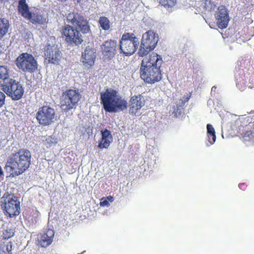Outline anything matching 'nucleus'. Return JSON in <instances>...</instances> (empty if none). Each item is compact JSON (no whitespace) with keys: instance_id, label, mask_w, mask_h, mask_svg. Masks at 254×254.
Wrapping results in <instances>:
<instances>
[{"instance_id":"obj_9","label":"nucleus","mask_w":254,"mask_h":254,"mask_svg":"<svg viewBox=\"0 0 254 254\" xmlns=\"http://www.w3.org/2000/svg\"><path fill=\"white\" fill-rule=\"evenodd\" d=\"M1 207L5 213L10 217L18 215L20 213V202L12 194L5 193L1 198Z\"/></svg>"},{"instance_id":"obj_39","label":"nucleus","mask_w":254,"mask_h":254,"mask_svg":"<svg viewBox=\"0 0 254 254\" xmlns=\"http://www.w3.org/2000/svg\"><path fill=\"white\" fill-rule=\"evenodd\" d=\"M189 98H187V101H188L189 100Z\"/></svg>"},{"instance_id":"obj_30","label":"nucleus","mask_w":254,"mask_h":254,"mask_svg":"<svg viewBox=\"0 0 254 254\" xmlns=\"http://www.w3.org/2000/svg\"><path fill=\"white\" fill-rule=\"evenodd\" d=\"M250 64V61L249 60H243V59L239 60L237 62L238 67H236V68H239V69H240V66L243 67V65H245L246 64Z\"/></svg>"},{"instance_id":"obj_15","label":"nucleus","mask_w":254,"mask_h":254,"mask_svg":"<svg viewBox=\"0 0 254 254\" xmlns=\"http://www.w3.org/2000/svg\"><path fill=\"white\" fill-rule=\"evenodd\" d=\"M96 56V49L88 46L82 52L80 61L86 68H91L94 65Z\"/></svg>"},{"instance_id":"obj_21","label":"nucleus","mask_w":254,"mask_h":254,"mask_svg":"<svg viewBox=\"0 0 254 254\" xmlns=\"http://www.w3.org/2000/svg\"><path fill=\"white\" fill-rule=\"evenodd\" d=\"M55 232L52 229H48L41 235L38 240L39 245L42 247L46 248L49 246L53 240Z\"/></svg>"},{"instance_id":"obj_28","label":"nucleus","mask_w":254,"mask_h":254,"mask_svg":"<svg viewBox=\"0 0 254 254\" xmlns=\"http://www.w3.org/2000/svg\"><path fill=\"white\" fill-rule=\"evenodd\" d=\"M159 3L165 8H171L175 5L177 0H158Z\"/></svg>"},{"instance_id":"obj_19","label":"nucleus","mask_w":254,"mask_h":254,"mask_svg":"<svg viewBox=\"0 0 254 254\" xmlns=\"http://www.w3.org/2000/svg\"><path fill=\"white\" fill-rule=\"evenodd\" d=\"M145 104L144 97L140 94L132 96L129 100V113L135 115Z\"/></svg>"},{"instance_id":"obj_25","label":"nucleus","mask_w":254,"mask_h":254,"mask_svg":"<svg viewBox=\"0 0 254 254\" xmlns=\"http://www.w3.org/2000/svg\"><path fill=\"white\" fill-rule=\"evenodd\" d=\"M9 70L5 66L0 65V79L3 80V83L6 82L9 80Z\"/></svg>"},{"instance_id":"obj_38","label":"nucleus","mask_w":254,"mask_h":254,"mask_svg":"<svg viewBox=\"0 0 254 254\" xmlns=\"http://www.w3.org/2000/svg\"><path fill=\"white\" fill-rule=\"evenodd\" d=\"M90 128V127H88V129L89 130H91V131H92V128Z\"/></svg>"},{"instance_id":"obj_7","label":"nucleus","mask_w":254,"mask_h":254,"mask_svg":"<svg viewBox=\"0 0 254 254\" xmlns=\"http://www.w3.org/2000/svg\"><path fill=\"white\" fill-rule=\"evenodd\" d=\"M17 67L24 72L33 73L38 69V63L32 55L28 53L20 54L15 60Z\"/></svg>"},{"instance_id":"obj_6","label":"nucleus","mask_w":254,"mask_h":254,"mask_svg":"<svg viewBox=\"0 0 254 254\" xmlns=\"http://www.w3.org/2000/svg\"><path fill=\"white\" fill-rule=\"evenodd\" d=\"M81 98L78 90L70 89L63 92L61 97V108L63 112L67 113L75 109Z\"/></svg>"},{"instance_id":"obj_32","label":"nucleus","mask_w":254,"mask_h":254,"mask_svg":"<svg viewBox=\"0 0 254 254\" xmlns=\"http://www.w3.org/2000/svg\"><path fill=\"white\" fill-rule=\"evenodd\" d=\"M5 95L1 91H0V108L5 103Z\"/></svg>"},{"instance_id":"obj_33","label":"nucleus","mask_w":254,"mask_h":254,"mask_svg":"<svg viewBox=\"0 0 254 254\" xmlns=\"http://www.w3.org/2000/svg\"><path fill=\"white\" fill-rule=\"evenodd\" d=\"M249 83L251 84L250 86L251 87H254V71L253 72L251 75L250 76L249 79Z\"/></svg>"},{"instance_id":"obj_23","label":"nucleus","mask_w":254,"mask_h":254,"mask_svg":"<svg viewBox=\"0 0 254 254\" xmlns=\"http://www.w3.org/2000/svg\"><path fill=\"white\" fill-rule=\"evenodd\" d=\"M206 128L208 141L210 144H213L215 142L216 138L215 129L213 126L209 124L207 125Z\"/></svg>"},{"instance_id":"obj_3","label":"nucleus","mask_w":254,"mask_h":254,"mask_svg":"<svg viewBox=\"0 0 254 254\" xmlns=\"http://www.w3.org/2000/svg\"><path fill=\"white\" fill-rule=\"evenodd\" d=\"M101 104L105 111L109 113H117L127 109V102L117 91L114 89H107L101 92Z\"/></svg>"},{"instance_id":"obj_37","label":"nucleus","mask_w":254,"mask_h":254,"mask_svg":"<svg viewBox=\"0 0 254 254\" xmlns=\"http://www.w3.org/2000/svg\"><path fill=\"white\" fill-rule=\"evenodd\" d=\"M1 46L0 45V54L1 53H2V50H1Z\"/></svg>"},{"instance_id":"obj_16","label":"nucleus","mask_w":254,"mask_h":254,"mask_svg":"<svg viewBox=\"0 0 254 254\" xmlns=\"http://www.w3.org/2000/svg\"><path fill=\"white\" fill-rule=\"evenodd\" d=\"M101 48L103 57L105 59L111 60L117 54V42L113 40H107L102 44Z\"/></svg>"},{"instance_id":"obj_27","label":"nucleus","mask_w":254,"mask_h":254,"mask_svg":"<svg viewBox=\"0 0 254 254\" xmlns=\"http://www.w3.org/2000/svg\"><path fill=\"white\" fill-rule=\"evenodd\" d=\"M15 229L12 228H7L5 230H3L1 235L2 241L8 240L14 235Z\"/></svg>"},{"instance_id":"obj_1","label":"nucleus","mask_w":254,"mask_h":254,"mask_svg":"<svg viewBox=\"0 0 254 254\" xmlns=\"http://www.w3.org/2000/svg\"><path fill=\"white\" fill-rule=\"evenodd\" d=\"M162 57L152 52L142 60L140 67V77L148 84H153L160 81L162 77L161 67Z\"/></svg>"},{"instance_id":"obj_36","label":"nucleus","mask_w":254,"mask_h":254,"mask_svg":"<svg viewBox=\"0 0 254 254\" xmlns=\"http://www.w3.org/2000/svg\"><path fill=\"white\" fill-rule=\"evenodd\" d=\"M46 140L47 141V142H48V143H49V140H50V141H51V137H48V138H47L46 139Z\"/></svg>"},{"instance_id":"obj_13","label":"nucleus","mask_w":254,"mask_h":254,"mask_svg":"<svg viewBox=\"0 0 254 254\" xmlns=\"http://www.w3.org/2000/svg\"><path fill=\"white\" fill-rule=\"evenodd\" d=\"M67 21L74 28L78 29L83 34H87L90 31L88 21L81 14L70 13L66 17Z\"/></svg>"},{"instance_id":"obj_12","label":"nucleus","mask_w":254,"mask_h":254,"mask_svg":"<svg viewBox=\"0 0 254 254\" xmlns=\"http://www.w3.org/2000/svg\"><path fill=\"white\" fill-rule=\"evenodd\" d=\"M2 90L13 100L20 99L24 94V89L19 82L10 78L8 81L1 83Z\"/></svg>"},{"instance_id":"obj_20","label":"nucleus","mask_w":254,"mask_h":254,"mask_svg":"<svg viewBox=\"0 0 254 254\" xmlns=\"http://www.w3.org/2000/svg\"><path fill=\"white\" fill-rule=\"evenodd\" d=\"M101 137L98 141V147L101 149H107L113 141L111 132L107 128L101 130Z\"/></svg>"},{"instance_id":"obj_4","label":"nucleus","mask_w":254,"mask_h":254,"mask_svg":"<svg viewBox=\"0 0 254 254\" xmlns=\"http://www.w3.org/2000/svg\"><path fill=\"white\" fill-rule=\"evenodd\" d=\"M238 132L243 142H254V114L241 116L237 121Z\"/></svg>"},{"instance_id":"obj_24","label":"nucleus","mask_w":254,"mask_h":254,"mask_svg":"<svg viewBox=\"0 0 254 254\" xmlns=\"http://www.w3.org/2000/svg\"><path fill=\"white\" fill-rule=\"evenodd\" d=\"M9 26L7 19L0 18V37L2 38L7 33Z\"/></svg>"},{"instance_id":"obj_17","label":"nucleus","mask_w":254,"mask_h":254,"mask_svg":"<svg viewBox=\"0 0 254 254\" xmlns=\"http://www.w3.org/2000/svg\"><path fill=\"white\" fill-rule=\"evenodd\" d=\"M45 57L48 63L58 64L62 59V54L57 46L48 45L45 51Z\"/></svg>"},{"instance_id":"obj_5","label":"nucleus","mask_w":254,"mask_h":254,"mask_svg":"<svg viewBox=\"0 0 254 254\" xmlns=\"http://www.w3.org/2000/svg\"><path fill=\"white\" fill-rule=\"evenodd\" d=\"M139 44L138 39L133 33H125L120 41V53L125 56H131L135 52Z\"/></svg>"},{"instance_id":"obj_8","label":"nucleus","mask_w":254,"mask_h":254,"mask_svg":"<svg viewBox=\"0 0 254 254\" xmlns=\"http://www.w3.org/2000/svg\"><path fill=\"white\" fill-rule=\"evenodd\" d=\"M158 42V35L153 31L149 30L144 33L138 53L139 56L144 57L147 56L148 54L156 47Z\"/></svg>"},{"instance_id":"obj_14","label":"nucleus","mask_w":254,"mask_h":254,"mask_svg":"<svg viewBox=\"0 0 254 254\" xmlns=\"http://www.w3.org/2000/svg\"><path fill=\"white\" fill-rule=\"evenodd\" d=\"M56 118L55 110L49 106L39 108L36 113V119L39 124L44 126L51 125Z\"/></svg>"},{"instance_id":"obj_22","label":"nucleus","mask_w":254,"mask_h":254,"mask_svg":"<svg viewBox=\"0 0 254 254\" xmlns=\"http://www.w3.org/2000/svg\"><path fill=\"white\" fill-rule=\"evenodd\" d=\"M0 254H12V243L10 241L2 242L0 240Z\"/></svg>"},{"instance_id":"obj_34","label":"nucleus","mask_w":254,"mask_h":254,"mask_svg":"<svg viewBox=\"0 0 254 254\" xmlns=\"http://www.w3.org/2000/svg\"><path fill=\"white\" fill-rule=\"evenodd\" d=\"M239 187L241 190H245L246 187V184L245 183H241L239 185Z\"/></svg>"},{"instance_id":"obj_18","label":"nucleus","mask_w":254,"mask_h":254,"mask_svg":"<svg viewBox=\"0 0 254 254\" xmlns=\"http://www.w3.org/2000/svg\"><path fill=\"white\" fill-rule=\"evenodd\" d=\"M215 17L216 24L219 28L225 29L228 26L230 17L228 11L225 6L220 5L218 7L215 14Z\"/></svg>"},{"instance_id":"obj_26","label":"nucleus","mask_w":254,"mask_h":254,"mask_svg":"<svg viewBox=\"0 0 254 254\" xmlns=\"http://www.w3.org/2000/svg\"><path fill=\"white\" fill-rule=\"evenodd\" d=\"M100 26L105 31L110 28V22L109 19L105 16H101L98 21Z\"/></svg>"},{"instance_id":"obj_40","label":"nucleus","mask_w":254,"mask_h":254,"mask_svg":"<svg viewBox=\"0 0 254 254\" xmlns=\"http://www.w3.org/2000/svg\"><path fill=\"white\" fill-rule=\"evenodd\" d=\"M2 38L1 37H0V39H1Z\"/></svg>"},{"instance_id":"obj_2","label":"nucleus","mask_w":254,"mask_h":254,"mask_svg":"<svg viewBox=\"0 0 254 254\" xmlns=\"http://www.w3.org/2000/svg\"><path fill=\"white\" fill-rule=\"evenodd\" d=\"M31 154L26 149H20L7 158L5 169L10 176L15 177L25 172L31 164Z\"/></svg>"},{"instance_id":"obj_31","label":"nucleus","mask_w":254,"mask_h":254,"mask_svg":"<svg viewBox=\"0 0 254 254\" xmlns=\"http://www.w3.org/2000/svg\"><path fill=\"white\" fill-rule=\"evenodd\" d=\"M100 204L101 206H109L110 203L106 197H102L101 199Z\"/></svg>"},{"instance_id":"obj_35","label":"nucleus","mask_w":254,"mask_h":254,"mask_svg":"<svg viewBox=\"0 0 254 254\" xmlns=\"http://www.w3.org/2000/svg\"><path fill=\"white\" fill-rule=\"evenodd\" d=\"M106 198L107 199V200H108V202H113L114 201V198L113 196H111V195H109L108 196H107V197H106Z\"/></svg>"},{"instance_id":"obj_29","label":"nucleus","mask_w":254,"mask_h":254,"mask_svg":"<svg viewBox=\"0 0 254 254\" xmlns=\"http://www.w3.org/2000/svg\"><path fill=\"white\" fill-rule=\"evenodd\" d=\"M216 5L210 0H206L205 1V10L208 11H213L215 9Z\"/></svg>"},{"instance_id":"obj_10","label":"nucleus","mask_w":254,"mask_h":254,"mask_svg":"<svg viewBox=\"0 0 254 254\" xmlns=\"http://www.w3.org/2000/svg\"><path fill=\"white\" fill-rule=\"evenodd\" d=\"M61 37L70 45L78 46L83 41V37L79 31L71 25L66 24L61 28Z\"/></svg>"},{"instance_id":"obj_11","label":"nucleus","mask_w":254,"mask_h":254,"mask_svg":"<svg viewBox=\"0 0 254 254\" xmlns=\"http://www.w3.org/2000/svg\"><path fill=\"white\" fill-rule=\"evenodd\" d=\"M18 11L24 18L29 20L34 24H43L46 23V18L37 13H32L29 11V7L26 0H19Z\"/></svg>"}]
</instances>
